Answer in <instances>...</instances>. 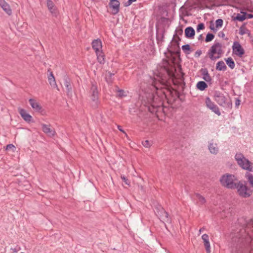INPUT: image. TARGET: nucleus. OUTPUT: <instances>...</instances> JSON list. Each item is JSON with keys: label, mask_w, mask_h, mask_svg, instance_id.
<instances>
[{"label": "nucleus", "mask_w": 253, "mask_h": 253, "mask_svg": "<svg viewBox=\"0 0 253 253\" xmlns=\"http://www.w3.org/2000/svg\"><path fill=\"white\" fill-rule=\"evenodd\" d=\"M237 177L234 174L229 173L223 174L219 179L222 186L231 189H235L237 187Z\"/></svg>", "instance_id": "nucleus-1"}, {"label": "nucleus", "mask_w": 253, "mask_h": 253, "mask_svg": "<svg viewBox=\"0 0 253 253\" xmlns=\"http://www.w3.org/2000/svg\"><path fill=\"white\" fill-rule=\"evenodd\" d=\"M235 159L238 165L243 169L251 171L253 170L252 163L245 157L242 153H237Z\"/></svg>", "instance_id": "nucleus-2"}, {"label": "nucleus", "mask_w": 253, "mask_h": 253, "mask_svg": "<svg viewBox=\"0 0 253 253\" xmlns=\"http://www.w3.org/2000/svg\"><path fill=\"white\" fill-rule=\"evenodd\" d=\"M214 99L218 104L221 106L226 107L229 109H231L232 107V103L230 99L228 101L226 96L219 91L215 90L214 92Z\"/></svg>", "instance_id": "nucleus-3"}, {"label": "nucleus", "mask_w": 253, "mask_h": 253, "mask_svg": "<svg viewBox=\"0 0 253 253\" xmlns=\"http://www.w3.org/2000/svg\"><path fill=\"white\" fill-rule=\"evenodd\" d=\"M221 47L222 44L219 42H215L211 46L208 54L211 60L214 61L220 57V55L223 53Z\"/></svg>", "instance_id": "nucleus-4"}, {"label": "nucleus", "mask_w": 253, "mask_h": 253, "mask_svg": "<svg viewBox=\"0 0 253 253\" xmlns=\"http://www.w3.org/2000/svg\"><path fill=\"white\" fill-rule=\"evenodd\" d=\"M89 93L90 94L91 99L92 101V107L94 109H96L98 107V91L97 85L93 82L91 83V86L90 89Z\"/></svg>", "instance_id": "nucleus-5"}, {"label": "nucleus", "mask_w": 253, "mask_h": 253, "mask_svg": "<svg viewBox=\"0 0 253 253\" xmlns=\"http://www.w3.org/2000/svg\"><path fill=\"white\" fill-rule=\"evenodd\" d=\"M236 189H237L239 195L243 198L249 197L252 194V191L248 187L240 181L237 183V187Z\"/></svg>", "instance_id": "nucleus-6"}, {"label": "nucleus", "mask_w": 253, "mask_h": 253, "mask_svg": "<svg viewBox=\"0 0 253 253\" xmlns=\"http://www.w3.org/2000/svg\"><path fill=\"white\" fill-rule=\"evenodd\" d=\"M170 5V3L165 2L163 3L162 5L158 6V9L160 11V13L163 16L161 17L160 20L162 22H165L168 21L169 19L168 17L169 16L168 8Z\"/></svg>", "instance_id": "nucleus-7"}, {"label": "nucleus", "mask_w": 253, "mask_h": 253, "mask_svg": "<svg viewBox=\"0 0 253 253\" xmlns=\"http://www.w3.org/2000/svg\"><path fill=\"white\" fill-rule=\"evenodd\" d=\"M154 211L160 220L167 222L170 221V219L169 217V214L168 212H167L161 206L156 207L155 208Z\"/></svg>", "instance_id": "nucleus-8"}, {"label": "nucleus", "mask_w": 253, "mask_h": 253, "mask_svg": "<svg viewBox=\"0 0 253 253\" xmlns=\"http://www.w3.org/2000/svg\"><path fill=\"white\" fill-rule=\"evenodd\" d=\"M205 104L206 107L214 112L218 116L221 115L218 107L212 102L209 97H207L205 99Z\"/></svg>", "instance_id": "nucleus-9"}, {"label": "nucleus", "mask_w": 253, "mask_h": 253, "mask_svg": "<svg viewBox=\"0 0 253 253\" xmlns=\"http://www.w3.org/2000/svg\"><path fill=\"white\" fill-rule=\"evenodd\" d=\"M233 53L239 57H242L245 51L241 44L238 42H234L232 46Z\"/></svg>", "instance_id": "nucleus-10"}, {"label": "nucleus", "mask_w": 253, "mask_h": 253, "mask_svg": "<svg viewBox=\"0 0 253 253\" xmlns=\"http://www.w3.org/2000/svg\"><path fill=\"white\" fill-rule=\"evenodd\" d=\"M18 112L22 118L27 123H34L32 116L28 113L26 110L22 108H18Z\"/></svg>", "instance_id": "nucleus-11"}, {"label": "nucleus", "mask_w": 253, "mask_h": 253, "mask_svg": "<svg viewBox=\"0 0 253 253\" xmlns=\"http://www.w3.org/2000/svg\"><path fill=\"white\" fill-rule=\"evenodd\" d=\"M120 3L118 0H110L109 3L110 8H112V13L115 15L117 14L120 10Z\"/></svg>", "instance_id": "nucleus-12"}, {"label": "nucleus", "mask_w": 253, "mask_h": 253, "mask_svg": "<svg viewBox=\"0 0 253 253\" xmlns=\"http://www.w3.org/2000/svg\"><path fill=\"white\" fill-rule=\"evenodd\" d=\"M64 84L67 89V95H71L72 94V86L71 84V80L67 75L64 76Z\"/></svg>", "instance_id": "nucleus-13"}, {"label": "nucleus", "mask_w": 253, "mask_h": 253, "mask_svg": "<svg viewBox=\"0 0 253 253\" xmlns=\"http://www.w3.org/2000/svg\"><path fill=\"white\" fill-rule=\"evenodd\" d=\"M165 30L164 28H160L156 26V40L158 43L163 42Z\"/></svg>", "instance_id": "nucleus-14"}, {"label": "nucleus", "mask_w": 253, "mask_h": 253, "mask_svg": "<svg viewBox=\"0 0 253 253\" xmlns=\"http://www.w3.org/2000/svg\"><path fill=\"white\" fill-rule=\"evenodd\" d=\"M184 34L186 38L192 39L194 38L195 35V30L192 27H187L185 29Z\"/></svg>", "instance_id": "nucleus-15"}, {"label": "nucleus", "mask_w": 253, "mask_h": 253, "mask_svg": "<svg viewBox=\"0 0 253 253\" xmlns=\"http://www.w3.org/2000/svg\"><path fill=\"white\" fill-rule=\"evenodd\" d=\"M0 6L9 16L12 14V10L9 5L4 0H0Z\"/></svg>", "instance_id": "nucleus-16"}, {"label": "nucleus", "mask_w": 253, "mask_h": 253, "mask_svg": "<svg viewBox=\"0 0 253 253\" xmlns=\"http://www.w3.org/2000/svg\"><path fill=\"white\" fill-rule=\"evenodd\" d=\"M201 74L202 76L203 79L207 83H210L212 80L209 74L208 70L207 68H202L200 70Z\"/></svg>", "instance_id": "nucleus-17"}, {"label": "nucleus", "mask_w": 253, "mask_h": 253, "mask_svg": "<svg viewBox=\"0 0 253 253\" xmlns=\"http://www.w3.org/2000/svg\"><path fill=\"white\" fill-rule=\"evenodd\" d=\"M240 13H237L235 14L234 13V15L232 16V19L234 21H240V22H243L245 19H246V17L245 16L244 11L243 10H242L240 11Z\"/></svg>", "instance_id": "nucleus-18"}, {"label": "nucleus", "mask_w": 253, "mask_h": 253, "mask_svg": "<svg viewBox=\"0 0 253 253\" xmlns=\"http://www.w3.org/2000/svg\"><path fill=\"white\" fill-rule=\"evenodd\" d=\"M92 48L95 51L96 54L100 51L99 49L102 48V42L100 39L94 40L92 42Z\"/></svg>", "instance_id": "nucleus-19"}, {"label": "nucleus", "mask_w": 253, "mask_h": 253, "mask_svg": "<svg viewBox=\"0 0 253 253\" xmlns=\"http://www.w3.org/2000/svg\"><path fill=\"white\" fill-rule=\"evenodd\" d=\"M202 239H203L204 241V246L205 247V249L206 251V252L207 253H211V247H210V244L209 242V237L208 234H205L202 235Z\"/></svg>", "instance_id": "nucleus-20"}, {"label": "nucleus", "mask_w": 253, "mask_h": 253, "mask_svg": "<svg viewBox=\"0 0 253 253\" xmlns=\"http://www.w3.org/2000/svg\"><path fill=\"white\" fill-rule=\"evenodd\" d=\"M162 103L161 102H160L159 104H156L153 101L151 106H149L148 110L152 113H156L162 109Z\"/></svg>", "instance_id": "nucleus-21"}, {"label": "nucleus", "mask_w": 253, "mask_h": 253, "mask_svg": "<svg viewBox=\"0 0 253 253\" xmlns=\"http://www.w3.org/2000/svg\"><path fill=\"white\" fill-rule=\"evenodd\" d=\"M42 131L49 136H54L55 134V131L52 130L50 128V125L48 126L44 124H42Z\"/></svg>", "instance_id": "nucleus-22"}, {"label": "nucleus", "mask_w": 253, "mask_h": 253, "mask_svg": "<svg viewBox=\"0 0 253 253\" xmlns=\"http://www.w3.org/2000/svg\"><path fill=\"white\" fill-rule=\"evenodd\" d=\"M29 102L32 108L35 111L40 112L42 110V108L41 106L35 99L30 98L29 100Z\"/></svg>", "instance_id": "nucleus-23"}, {"label": "nucleus", "mask_w": 253, "mask_h": 253, "mask_svg": "<svg viewBox=\"0 0 253 253\" xmlns=\"http://www.w3.org/2000/svg\"><path fill=\"white\" fill-rule=\"evenodd\" d=\"M48 80L50 85L53 88H57V85L56 83V81L52 72H50L49 75L48 76Z\"/></svg>", "instance_id": "nucleus-24"}, {"label": "nucleus", "mask_w": 253, "mask_h": 253, "mask_svg": "<svg viewBox=\"0 0 253 253\" xmlns=\"http://www.w3.org/2000/svg\"><path fill=\"white\" fill-rule=\"evenodd\" d=\"M210 152L213 154H216L218 152V148L216 143H210L209 146Z\"/></svg>", "instance_id": "nucleus-25"}, {"label": "nucleus", "mask_w": 253, "mask_h": 253, "mask_svg": "<svg viewBox=\"0 0 253 253\" xmlns=\"http://www.w3.org/2000/svg\"><path fill=\"white\" fill-rule=\"evenodd\" d=\"M208 87V84L204 81H199L196 84V87L200 91H204Z\"/></svg>", "instance_id": "nucleus-26"}, {"label": "nucleus", "mask_w": 253, "mask_h": 253, "mask_svg": "<svg viewBox=\"0 0 253 253\" xmlns=\"http://www.w3.org/2000/svg\"><path fill=\"white\" fill-rule=\"evenodd\" d=\"M227 67L223 61H218L216 65V70L218 71H225Z\"/></svg>", "instance_id": "nucleus-27"}, {"label": "nucleus", "mask_w": 253, "mask_h": 253, "mask_svg": "<svg viewBox=\"0 0 253 253\" xmlns=\"http://www.w3.org/2000/svg\"><path fill=\"white\" fill-rule=\"evenodd\" d=\"M225 61H226V64L229 66V67H230L231 69L234 68L235 66V62L231 57L225 58Z\"/></svg>", "instance_id": "nucleus-28"}, {"label": "nucleus", "mask_w": 253, "mask_h": 253, "mask_svg": "<svg viewBox=\"0 0 253 253\" xmlns=\"http://www.w3.org/2000/svg\"><path fill=\"white\" fill-rule=\"evenodd\" d=\"M179 72L180 73V75L179 77V81L180 82L181 85H182V89H183L185 85V83L184 81V78L185 74L182 71V68L181 67L179 68Z\"/></svg>", "instance_id": "nucleus-29"}, {"label": "nucleus", "mask_w": 253, "mask_h": 253, "mask_svg": "<svg viewBox=\"0 0 253 253\" xmlns=\"http://www.w3.org/2000/svg\"><path fill=\"white\" fill-rule=\"evenodd\" d=\"M97 56V60L100 64H103L105 63L104 55L103 53L101 51L98 52V54H96Z\"/></svg>", "instance_id": "nucleus-30"}, {"label": "nucleus", "mask_w": 253, "mask_h": 253, "mask_svg": "<svg viewBox=\"0 0 253 253\" xmlns=\"http://www.w3.org/2000/svg\"><path fill=\"white\" fill-rule=\"evenodd\" d=\"M181 48L186 54H189L192 51L190 46L188 44L183 45Z\"/></svg>", "instance_id": "nucleus-31"}, {"label": "nucleus", "mask_w": 253, "mask_h": 253, "mask_svg": "<svg viewBox=\"0 0 253 253\" xmlns=\"http://www.w3.org/2000/svg\"><path fill=\"white\" fill-rule=\"evenodd\" d=\"M214 38V35L211 33H208L205 39V42H207L211 41Z\"/></svg>", "instance_id": "nucleus-32"}, {"label": "nucleus", "mask_w": 253, "mask_h": 253, "mask_svg": "<svg viewBox=\"0 0 253 253\" xmlns=\"http://www.w3.org/2000/svg\"><path fill=\"white\" fill-rule=\"evenodd\" d=\"M169 93L171 94L172 97H173L174 98V100H175V98H179L180 95V92L175 90L170 91Z\"/></svg>", "instance_id": "nucleus-33"}, {"label": "nucleus", "mask_w": 253, "mask_h": 253, "mask_svg": "<svg viewBox=\"0 0 253 253\" xmlns=\"http://www.w3.org/2000/svg\"><path fill=\"white\" fill-rule=\"evenodd\" d=\"M247 23H244L243 24V25L241 26L239 29V34L241 35H243L246 33V25Z\"/></svg>", "instance_id": "nucleus-34"}, {"label": "nucleus", "mask_w": 253, "mask_h": 253, "mask_svg": "<svg viewBox=\"0 0 253 253\" xmlns=\"http://www.w3.org/2000/svg\"><path fill=\"white\" fill-rule=\"evenodd\" d=\"M50 12L51 13L53 16L57 17L58 14V10L56 7L55 6L52 7V9H48Z\"/></svg>", "instance_id": "nucleus-35"}, {"label": "nucleus", "mask_w": 253, "mask_h": 253, "mask_svg": "<svg viewBox=\"0 0 253 253\" xmlns=\"http://www.w3.org/2000/svg\"><path fill=\"white\" fill-rule=\"evenodd\" d=\"M246 176L248 178V181L250 184L253 187V175L249 172H247Z\"/></svg>", "instance_id": "nucleus-36"}, {"label": "nucleus", "mask_w": 253, "mask_h": 253, "mask_svg": "<svg viewBox=\"0 0 253 253\" xmlns=\"http://www.w3.org/2000/svg\"><path fill=\"white\" fill-rule=\"evenodd\" d=\"M223 20L221 19H218L215 21V27L216 28H219L222 26Z\"/></svg>", "instance_id": "nucleus-37"}, {"label": "nucleus", "mask_w": 253, "mask_h": 253, "mask_svg": "<svg viewBox=\"0 0 253 253\" xmlns=\"http://www.w3.org/2000/svg\"><path fill=\"white\" fill-rule=\"evenodd\" d=\"M196 197L198 198L199 200V201L201 202L202 204H204L206 203V201L205 198L201 195L200 194H196Z\"/></svg>", "instance_id": "nucleus-38"}, {"label": "nucleus", "mask_w": 253, "mask_h": 253, "mask_svg": "<svg viewBox=\"0 0 253 253\" xmlns=\"http://www.w3.org/2000/svg\"><path fill=\"white\" fill-rule=\"evenodd\" d=\"M16 149L15 146L12 144H9L6 146L5 150L9 151L12 150L13 152Z\"/></svg>", "instance_id": "nucleus-39"}, {"label": "nucleus", "mask_w": 253, "mask_h": 253, "mask_svg": "<svg viewBox=\"0 0 253 253\" xmlns=\"http://www.w3.org/2000/svg\"><path fill=\"white\" fill-rule=\"evenodd\" d=\"M205 25L203 23H200L198 24L197 26V32H199L201 30H203L205 29Z\"/></svg>", "instance_id": "nucleus-40"}, {"label": "nucleus", "mask_w": 253, "mask_h": 253, "mask_svg": "<svg viewBox=\"0 0 253 253\" xmlns=\"http://www.w3.org/2000/svg\"><path fill=\"white\" fill-rule=\"evenodd\" d=\"M46 4L48 9H52V7L55 6L51 0H47Z\"/></svg>", "instance_id": "nucleus-41"}, {"label": "nucleus", "mask_w": 253, "mask_h": 253, "mask_svg": "<svg viewBox=\"0 0 253 253\" xmlns=\"http://www.w3.org/2000/svg\"><path fill=\"white\" fill-rule=\"evenodd\" d=\"M121 178L126 185L128 186L130 185V181L124 175H122Z\"/></svg>", "instance_id": "nucleus-42"}, {"label": "nucleus", "mask_w": 253, "mask_h": 253, "mask_svg": "<svg viewBox=\"0 0 253 253\" xmlns=\"http://www.w3.org/2000/svg\"><path fill=\"white\" fill-rule=\"evenodd\" d=\"M165 70L168 74V75L169 77H171L172 76L173 73L172 71H170V70L169 69V67L168 66H166L164 67Z\"/></svg>", "instance_id": "nucleus-43"}, {"label": "nucleus", "mask_w": 253, "mask_h": 253, "mask_svg": "<svg viewBox=\"0 0 253 253\" xmlns=\"http://www.w3.org/2000/svg\"><path fill=\"white\" fill-rule=\"evenodd\" d=\"M118 96L119 97H123L124 96H126V95L125 94V91L123 89H119L118 90Z\"/></svg>", "instance_id": "nucleus-44"}, {"label": "nucleus", "mask_w": 253, "mask_h": 253, "mask_svg": "<svg viewBox=\"0 0 253 253\" xmlns=\"http://www.w3.org/2000/svg\"><path fill=\"white\" fill-rule=\"evenodd\" d=\"M210 28L211 30H212L214 33H216L217 31V29L215 28L214 26V24L213 21H211L210 22Z\"/></svg>", "instance_id": "nucleus-45"}, {"label": "nucleus", "mask_w": 253, "mask_h": 253, "mask_svg": "<svg viewBox=\"0 0 253 253\" xmlns=\"http://www.w3.org/2000/svg\"><path fill=\"white\" fill-rule=\"evenodd\" d=\"M136 0H128L126 2L124 3V6L126 7H127L130 5L132 2L136 1Z\"/></svg>", "instance_id": "nucleus-46"}, {"label": "nucleus", "mask_w": 253, "mask_h": 253, "mask_svg": "<svg viewBox=\"0 0 253 253\" xmlns=\"http://www.w3.org/2000/svg\"><path fill=\"white\" fill-rule=\"evenodd\" d=\"M142 145L146 148H148L150 146V143L149 140H146L142 142Z\"/></svg>", "instance_id": "nucleus-47"}, {"label": "nucleus", "mask_w": 253, "mask_h": 253, "mask_svg": "<svg viewBox=\"0 0 253 253\" xmlns=\"http://www.w3.org/2000/svg\"><path fill=\"white\" fill-rule=\"evenodd\" d=\"M202 53L201 50H198L196 51L194 54V56L195 57H199Z\"/></svg>", "instance_id": "nucleus-48"}, {"label": "nucleus", "mask_w": 253, "mask_h": 253, "mask_svg": "<svg viewBox=\"0 0 253 253\" xmlns=\"http://www.w3.org/2000/svg\"><path fill=\"white\" fill-rule=\"evenodd\" d=\"M245 16L246 17V19H251L253 18V14H249L247 12L244 11Z\"/></svg>", "instance_id": "nucleus-49"}, {"label": "nucleus", "mask_w": 253, "mask_h": 253, "mask_svg": "<svg viewBox=\"0 0 253 253\" xmlns=\"http://www.w3.org/2000/svg\"><path fill=\"white\" fill-rule=\"evenodd\" d=\"M241 100L239 98H236L235 100V107L238 108L239 105L240 104Z\"/></svg>", "instance_id": "nucleus-50"}, {"label": "nucleus", "mask_w": 253, "mask_h": 253, "mask_svg": "<svg viewBox=\"0 0 253 253\" xmlns=\"http://www.w3.org/2000/svg\"><path fill=\"white\" fill-rule=\"evenodd\" d=\"M218 36L221 37V38H224L225 34H224V33L223 32L221 31V32H219Z\"/></svg>", "instance_id": "nucleus-51"}, {"label": "nucleus", "mask_w": 253, "mask_h": 253, "mask_svg": "<svg viewBox=\"0 0 253 253\" xmlns=\"http://www.w3.org/2000/svg\"><path fill=\"white\" fill-rule=\"evenodd\" d=\"M109 78H110L109 82H112V81L111 80V79L112 77L114 75V74L111 73V72H109ZM106 79L107 82H109V81L107 80V78H106Z\"/></svg>", "instance_id": "nucleus-52"}, {"label": "nucleus", "mask_w": 253, "mask_h": 253, "mask_svg": "<svg viewBox=\"0 0 253 253\" xmlns=\"http://www.w3.org/2000/svg\"><path fill=\"white\" fill-rule=\"evenodd\" d=\"M177 33L179 35H182V34H183V30L181 28L179 29V30H178L177 31Z\"/></svg>", "instance_id": "nucleus-53"}, {"label": "nucleus", "mask_w": 253, "mask_h": 253, "mask_svg": "<svg viewBox=\"0 0 253 253\" xmlns=\"http://www.w3.org/2000/svg\"><path fill=\"white\" fill-rule=\"evenodd\" d=\"M118 129H119L120 131H121V132H123V133H126L125 131L122 129V126H118Z\"/></svg>", "instance_id": "nucleus-54"}, {"label": "nucleus", "mask_w": 253, "mask_h": 253, "mask_svg": "<svg viewBox=\"0 0 253 253\" xmlns=\"http://www.w3.org/2000/svg\"><path fill=\"white\" fill-rule=\"evenodd\" d=\"M156 80L155 79V80L153 81V85H154V86L157 89L158 88V87L156 85Z\"/></svg>", "instance_id": "nucleus-55"}, {"label": "nucleus", "mask_w": 253, "mask_h": 253, "mask_svg": "<svg viewBox=\"0 0 253 253\" xmlns=\"http://www.w3.org/2000/svg\"><path fill=\"white\" fill-rule=\"evenodd\" d=\"M246 34H248V37H251V34L250 30L246 29Z\"/></svg>", "instance_id": "nucleus-56"}, {"label": "nucleus", "mask_w": 253, "mask_h": 253, "mask_svg": "<svg viewBox=\"0 0 253 253\" xmlns=\"http://www.w3.org/2000/svg\"><path fill=\"white\" fill-rule=\"evenodd\" d=\"M203 38H203V35L201 34V35H200L198 37V40H199V41H203Z\"/></svg>", "instance_id": "nucleus-57"}, {"label": "nucleus", "mask_w": 253, "mask_h": 253, "mask_svg": "<svg viewBox=\"0 0 253 253\" xmlns=\"http://www.w3.org/2000/svg\"><path fill=\"white\" fill-rule=\"evenodd\" d=\"M177 38H178V41H176H176H174V42H175L177 45H178V44H179V41H181V39H180L179 37H177Z\"/></svg>", "instance_id": "nucleus-58"}, {"label": "nucleus", "mask_w": 253, "mask_h": 253, "mask_svg": "<svg viewBox=\"0 0 253 253\" xmlns=\"http://www.w3.org/2000/svg\"><path fill=\"white\" fill-rule=\"evenodd\" d=\"M204 230H205V228L203 227V228H202L200 229L199 231L200 232L203 231Z\"/></svg>", "instance_id": "nucleus-59"}, {"label": "nucleus", "mask_w": 253, "mask_h": 253, "mask_svg": "<svg viewBox=\"0 0 253 253\" xmlns=\"http://www.w3.org/2000/svg\"><path fill=\"white\" fill-rule=\"evenodd\" d=\"M165 61H166L167 65H169V62L167 60H166Z\"/></svg>", "instance_id": "nucleus-60"}, {"label": "nucleus", "mask_w": 253, "mask_h": 253, "mask_svg": "<svg viewBox=\"0 0 253 253\" xmlns=\"http://www.w3.org/2000/svg\"><path fill=\"white\" fill-rule=\"evenodd\" d=\"M224 39L226 41L228 40V38H224Z\"/></svg>", "instance_id": "nucleus-61"}, {"label": "nucleus", "mask_w": 253, "mask_h": 253, "mask_svg": "<svg viewBox=\"0 0 253 253\" xmlns=\"http://www.w3.org/2000/svg\"><path fill=\"white\" fill-rule=\"evenodd\" d=\"M223 4H218L217 6H221V5H223Z\"/></svg>", "instance_id": "nucleus-62"}, {"label": "nucleus", "mask_w": 253, "mask_h": 253, "mask_svg": "<svg viewBox=\"0 0 253 253\" xmlns=\"http://www.w3.org/2000/svg\"><path fill=\"white\" fill-rule=\"evenodd\" d=\"M92 0V1H95V0Z\"/></svg>", "instance_id": "nucleus-63"}]
</instances>
